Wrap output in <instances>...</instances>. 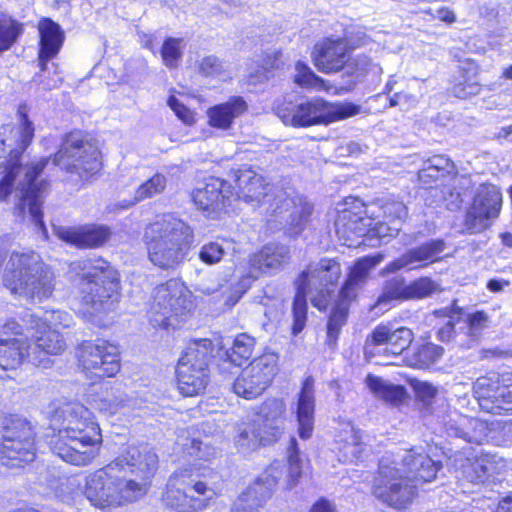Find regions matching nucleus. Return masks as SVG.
<instances>
[{
	"label": "nucleus",
	"mask_w": 512,
	"mask_h": 512,
	"mask_svg": "<svg viewBox=\"0 0 512 512\" xmlns=\"http://www.w3.org/2000/svg\"><path fill=\"white\" fill-rule=\"evenodd\" d=\"M18 115L20 124L15 131L17 146L12 147V144L0 139V201H8L15 192L18 198L16 214L24 217L28 213L31 221L46 233L41 207L48 184L38 178L50 158H43L25 168L20 165L21 154L33 139L34 126L28 119L25 106L19 107Z\"/></svg>",
	"instance_id": "f257e3e1"
},
{
	"label": "nucleus",
	"mask_w": 512,
	"mask_h": 512,
	"mask_svg": "<svg viewBox=\"0 0 512 512\" xmlns=\"http://www.w3.org/2000/svg\"><path fill=\"white\" fill-rule=\"evenodd\" d=\"M51 423L57 431L49 442L51 452L75 466L91 464L102 440L92 412L79 402H66L54 409Z\"/></svg>",
	"instance_id": "f03ea898"
},
{
	"label": "nucleus",
	"mask_w": 512,
	"mask_h": 512,
	"mask_svg": "<svg viewBox=\"0 0 512 512\" xmlns=\"http://www.w3.org/2000/svg\"><path fill=\"white\" fill-rule=\"evenodd\" d=\"M440 468L439 462L417 449L405 451L397 459L384 456L379 462L373 494L390 506L404 508L412 501L418 483L434 480Z\"/></svg>",
	"instance_id": "7ed1b4c3"
},
{
	"label": "nucleus",
	"mask_w": 512,
	"mask_h": 512,
	"mask_svg": "<svg viewBox=\"0 0 512 512\" xmlns=\"http://www.w3.org/2000/svg\"><path fill=\"white\" fill-rule=\"evenodd\" d=\"M2 281L12 295L29 303L49 299L56 285L54 271L34 251L13 252L6 263Z\"/></svg>",
	"instance_id": "20e7f679"
},
{
	"label": "nucleus",
	"mask_w": 512,
	"mask_h": 512,
	"mask_svg": "<svg viewBox=\"0 0 512 512\" xmlns=\"http://www.w3.org/2000/svg\"><path fill=\"white\" fill-rule=\"evenodd\" d=\"M143 238L150 262L163 270H174L185 261L194 234L183 220L164 215L145 228Z\"/></svg>",
	"instance_id": "39448f33"
},
{
	"label": "nucleus",
	"mask_w": 512,
	"mask_h": 512,
	"mask_svg": "<svg viewBox=\"0 0 512 512\" xmlns=\"http://www.w3.org/2000/svg\"><path fill=\"white\" fill-rule=\"evenodd\" d=\"M341 276L340 264L335 259L323 258L313 262L300 274L296 281L297 292L294 297L293 335H298L305 327L307 320V297L312 305L324 310L331 298V294Z\"/></svg>",
	"instance_id": "423d86ee"
},
{
	"label": "nucleus",
	"mask_w": 512,
	"mask_h": 512,
	"mask_svg": "<svg viewBox=\"0 0 512 512\" xmlns=\"http://www.w3.org/2000/svg\"><path fill=\"white\" fill-rule=\"evenodd\" d=\"M128 457L117 465L113 506L131 503L146 495L148 481L157 469L158 457L147 446H129L117 458Z\"/></svg>",
	"instance_id": "0eeeda50"
},
{
	"label": "nucleus",
	"mask_w": 512,
	"mask_h": 512,
	"mask_svg": "<svg viewBox=\"0 0 512 512\" xmlns=\"http://www.w3.org/2000/svg\"><path fill=\"white\" fill-rule=\"evenodd\" d=\"M361 107L353 103H329L320 98L291 100L284 97L277 100L275 114L285 125L309 127L329 124L360 113Z\"/></svg>",
	"instance_id": "6e6552de"
},
{
	"label": "nucleus",
	"mask_w": 512,
	"mask_h": 512,
	"mask_svg": "<svg viewBox=\"0 0 512 512\" xmlns=\"http://www.w3.org/2000/svg\"><path fill=\"white\" fill-rule=\"evenodd\" d=\"M81 270L79 290L81 301L90 312H106L119 297L117 271L102 259H85L76 263Z\"/></svg>",
	"instance_id": "1a4fd4ad"
},
{
	"label": "nucleus",
	"mask_w": 512,
	"mask_h": 512,
	"mask_svg": "<svg viewBox=\"0 0 512 512\" xmlns=\"http://www.w3.org/2000/svg\"><path fill=\"white\" fill-rule=\"evenodd\" d=\"M214 496V490L198 474L185 468L170 476L162 500L176 512H200L209 507Z\"/></svg>",
	"instance_id": "9d476101"
},
{
	"label": "nucleus",
	"mask_w": 512,
	"mask_h": 512,
	"mask_svg": "<svg viewBox=\"0 0 512 512\" xmlns=\"http://www.w3.org/2000/svg\"><path fill=\"white\" fill-rule=\"evenodd\" d=\"M191 298V292L177 279L158 285L148 311L150 322L154 327L176 328L178 318L191 311Z\"/></svg>",
	"instance_id": "9b49d317"
},
{
	"label": "nucleus",
	"mask_w": 512,
	"mask_h": 512,
	"mask_svg": "<svg viewBox=\"0 0 512 512\" xmlns=\"http://www.w3.org/2000/svg\"><path fill=\"white\" fill-rule=\"evenodd\" d=\"M53 165L67 173L77 174L81 180H88L100 171L101 153L98 147L76 131L67 134L53 157Z\"/></svg>",
	"instance_id": "f8f14e48"
},
{
	"label": "nucleus",
	"mask_w": 512,
	"mask_h": 512,
	"mask_svg": "<svg viewBox=\"0 0 512 512\" xmlns=\"http://www.w3.org/2000/svg\"><path fill=\"white\" fill-rule=\"evenodd\" d=\"M283 410L282 401L268 400L262 405L255 418L238 424L234 436L238 450L248 453L260 445L275 441Z\"/></svg>",
	"instance_id": "ddd939ff"
},
{
	"label": "nucleus",
	"mask_w": 512,
	"mask_h": 512,
	"mask_svg": "<svg viewBox=\"0 0 512 512\" xmlns=\"http://www.w3.org/2000/svg\"><path fill=\"white\" fill-rule=\"evenodd\" d=\"M384 259L383 254L370 255L357 260L339 292V299L333 307L327 323V345L334 348L341 328L345 325L350 302L356 291L366 282L370 271Z\"/></svg>",
	"instance_id": "4468645a"
},
{
	"label": "nucleus",
	"mask_w": 512,
	"mask_h": 512,
	"mask_svg": "<svg viewBox=\"0 0 512 512\" xmlns=\"http://www.w3.org/2000/svg\"><path fill=\"white\" fill-rule=\"evenodd\" d=\"M235 182L234 197L243 199L246 202H257L260 205H267V212L277 214L278 209H288L293 201L289 198L288 191L269 183L249 167L239 168L233 175Z\"/></svg>",
	"instance_id": "2eb2a0df"
},
{
	"label": "nucleus",
	"mask_w": 512,
	"mask_h": 512,
	"mask_svg": "<svg viewBox=\"0 0 512 512\" xmlns=\"http://www.w3.org/2000/svg\"><path fill=\"white\" fill-rule=\"evenodd\" d=\"M501 207L500 189L491 183L479 185L464 216V231L468 234H477L486 230L499 216Z\"/></svg>",
	"instance_id": "dca6fc26"
},
{
	"label": "nucleus",
	"mask_w": 512,
	"mask_h": 512,
	"mask_svg": "<svg viewBox=\"0 0 512 512\" xmlns=\"http://www.w3.org/2000/svg\"><path fill=\"white\" fill-rule=\"evenodd\" d=\"M277 372V354L265 353L241 371L234 381V392L245 399H254L270 386Z\"/></svg>",
	"instance_id": "f3484780"
},
{
	"label": "nucleus",
	"mask_w": 512,
	"mask_h": 512,
	"mask_svg": "<svg viewBox=\"0 0 512 512\" xmlns=\"http://www.w3.org/2000/svg\"><path fill=\"white\" fill-rule=\"evenodd\" d=\"M335 226L337 235L348 247L358 245V239L366 234L385 240L397 236L401 229L399 221L374 223L371 218L358 217L346 211L338 218Z\"/></svg>",
	"instance_id": "a211bd4d"
},
{
	"label": "nucleus",
	"mask_w": 512,
	"mask_h": 512,
	"mask_svg": "<svg viewBox=\"0 0 512 512\" xmlns=\"http://www.w3.org/2000/svg\"><path fill=\"white\" fill-rule=\"evenodd\" d=\"M79 365L98 377H112L120 370L119 349L106 340L84 342L78 352Z\"/></svg>",
	"instance_id": "6ab92c4d"
},
{
	"label": "nucleus",
	"mask_w": 512,
	"mask_h": 512,
	"mask_svg": "<svg viewBox=\"0 0 512 512\" xmlns=\"http://www.w3.org/2000/svg\"><path fill=\"white\" fill-rule=\"evenodd\" d=\"M284 465L281 461L273 462L231 506V512H256L257 509L270 499L272 493L282 478Z\"/></svg>",
	"instance_id": "aec40b11"
},
{
	"label": "nucleus",
	"mask_w": 512,
	"mask_h": 512,
	"mask_svg": "<svg viewBox=\"0 0 512 512\" xmlns=\"http://www.w3.org/2000/svg\"><path fill=\"white\" fill-rule=\"evenodd\" d=\"M31 340L27 337L26 357L27 361L35 366L49 368L52 362L50 355L60 354L65 348V341L59 331L51 328L40 327L39 320L32 319Z\"/></svg>",
	"instance_id": "412c9836"
},
{
	"label": "nucleus",
	"mask_w": 512,
	"mask_h": 512,
	"mask_svg": "<svg viewBox=\"0 0 512 512\" xmlns=\"http://www.w3.org/2000/svg\"><path fill=\"white\" fill-rule=\"evenodd\" d=\"M479 407L491 414L512 413V385H503L499 377H480L473 385Z\"/></svg>",
	"instance_id": "4be33fe9"
},
{
	"label": "nucleus",
	"mask_w": 512,
	"mask_h": 512,
	"mask_svg": "<svg viewBox=\"0 0 512 512\" xmlns=\"http://www.w3.org/2000/svg\"><path fill=\"white\" fill-rule=\"evenodd\" d=\"M440 423L448 437L459 438L477 445L488 442L492 432L486 421L469 417L456 410L443 415Z\"/></svg>",
	"instance_id": "5701e85b"
},
{
	"label": "nucleus",
	"mask_w": 512,
	"mask_h": 512,
	"mask_svg": "<svg viewBox=\"0 0 512 512\" xmlns=\"http://www.w3.org/2000/svg\"><path fill=\"white\" fill-rule=\"evenodd\" d=\"M350 49L345 38L325 37L314 45L312 60L318 71L325 74L337 73L345 69Z\"/></svg>",
	"instance_id": "b1692460"
},
{
	"label": "nucleus",
	"mask_w": 512,
	"mask_h": 512,
	"mask_svg": "<svg viewBox=\"0 0 512 512\" xmlns=\"http://www.w3.org/2000/svg\"><path fill=\"white\" fill-rule=\"evenodd\" d=\"M125 459L116 458L105 467L90 473L86 477L83 493L93 506L99 508L113 506L117 465H121Z\"/></svg>",
	"instance_id": "393cba45"
},
{
	"label": "nucleus",
	"mask_w": 512,
	"mask_h": 512,
	"mask_svg": "<svg viewBox=\"0 0 512 512\" xmlns=\"http://www.w3.org/2000/svg\"><path fill=\"white\" fill-rule=\"evenodd\" d=\"M445 249L446 243L442 239H432L407 250L399 258L390 262L381 274L395 273L401 269L415 270L428 267L441 259Z\"/></svg>",
	"instance_id": "a878e982"
},
{
	"label": "nucleus",
	"mask_w": 512,
	"mask_h": 512,
	"mask_svg": "<svg viewBox=\"0 0 512 512\" xmlns=\"http://www.w3.org/2000/svg\"><path fill=\"white\" fill-rule=\"evenodd\" d=\"M23 327L14 320L7 321L0 332V369H17L26 357L27 337H23Z\"/></svg>",
	"instance_id": "bb28decb"
},
{
	"label": "nucleus",
	"mask_w": 512,
	"mask_h": 512,
	"mask_svg": "<svg viewBox=\"0 0 512 512\" xmlns=\"http://www.w3.org/2000/svg\"><path fill=\"white\" fill-rule=\"evenodd\" d=\"M192 198L199 209L211 215L230 205L231 199L234 198V192L226 181L211 177L207 179L203 187H199L193 192Z\"/></svg>",
	"instance_id": "cd10ccee"
},
{
	"label": "nucleus",
	"mask_w": 512,
	"mask_h": 512,
	"mask_svg": "<svg viewBox=\"0 0 512 512\" xmlns=\"http://www.w3.org/2000/svg\"><path fill=\"white\" fill-rule=\"evenodd\" d=\"M290 260V249L285 245L269 244L250 258L251 275L244 279L248 283L259 274H273L282 270Z\"/></svg>",
	"instance_id": "c85d7f7f"
},
{
	"label": "nucleus",
	"mask_w": 512,
	"mask_h": 512,
	"mask_svg": "<svg viewBox=\"0 0 512 512\" xmlns=\"http://www.w3.org/2000/svg\"><path fill=\"white\" fill-rule=\"evenodd\" d=\"M413 340V332L407 327L392 330L386 325H378L367 338L365 351L369 353L370 346L386 345L385 353L397 356L404 352Z\"/></svg>",
	"instance_id": "c756f323"
},
{
	"label": "nucleus",
	"mask_w": 512,
	"mask_h": 512,
	"mask_svg": "<svg viewBox=\"0 0 512 512\" xmlns=\"http://www.w3.org/2000/svg\"><path fill=\"white\" fill-rule=\"evenodd\" d=\"M59 239L79 248H92L102 245L109 238L110 232L104 226L56 227Z\"/></svg>",
	"instance_id": "7c9ffc66"
},
{
	"label": "nucleus",
	"mask_w": 512,
	"mask_h": 512,
	"mask_svg": "<svg viewBox=\"0 0 512 512\" xmlns=\"http://www.w3.org/2000/svg\"><path fill=\"white\" fill-rule=\"evenodd\" d=\"M39 31V55L41 70H45L47 61L53 59L59 53L65 35L60 25L50 18H42L38 23Z\"/></svg>",
	"instance_id": "2f4dec72"
},
{
	"label": "nucleus",
	"mask_w": 512,
	"mask_h": 512,
	"mask_svg": "<svg viewBox=\"0 0 512 512\" xmlns=\"http://www.w3.org/2000/svg\"><path fill=\"white\" fill-rule=\"evenodd\" d=\"M314 394V379L307 377L302 384L296 404L298 432L302 439H308L312 435L315 410Z\"/></svg>",
	"instance_id": "473e14b6"
},
{
	"label": "nucleus",
	"mask_w": 512,
	"mask_h": 512,
	"mask_svg": "<svg viewBox=\"0 0 512 512\" xmlns=\"http://www.w3.org/2000/svg\"><path fill=\"white\" fill-rule=\"evenodd\" d=\"M456 168L454 163L444 155H434L424 161L423 167L418 171V180L424 187L445 178L453 179L459 184L468 182L465 177L455 178Z\"/></svg>",
	"instance_id": "72a5a7b5"
},
{
	"label": "nucleus",
	"mask_w": 512,
	"mask_h": 512,
	"mask_svg": "<svg viewBox=\"0 0 512 512\" xmlns=\"http://www.w3.org/2000/svg\"><path fill=\"white\" fill-rule=\"evenodd\" d=\"M176 372L178 389L186 397L195 396L204 391L209 381L208 370L193 364L179 361Z\"/></svg>",
	"instance_id": "f704fd0d"
},
{
	"label": "nucleus",
	"mask_w": 512,
	"mask_h": 512,
	"mask_svg": "<svg viewBox=\"0 0 512 512\" xmlns=\"http://www.w3.org/2000/svg\"><path fill=\"white\" fill-rule=\"evenodd\" d=\"M23 441L13 438L1 437L0 440V463L3 466L14 468L21 467L35 459L34 441H29V445H23Z\"/></svg>",
	"instance_id": "c9c22d12"
},
{
	"label": "nucleus",
	"mask_w": 512,
	"mask_h": 512,
	"mask_svg": "<svg viewBox=\"0 0 512 512\" xmlns=\"http://www.w3.org/2000/svg\"><path fill=\"white\" fill-rule=\"evenodd\" d=\"M461 473L472 484H490L499 480L500 470L496 457L486 455L474 461L468 459Z\"/></svg>",
	"instance_id": "e433bc0d"
},
{
	"label": "nucleus",
	"mask_w": 512,
	"mask_h": 512,
	"mask_svg": "<svg viewBox=\"0 0 512 512\" xmlns=\"http://www.w3.org/2000/svg\"><path fill=\"white\" fill-rule=\"evenodd\" d=\"M246 110L247 103L242 97H232L227 102L208 109L209 124L214 128L227 130L232 126L234 120Z\"/></svg>",
	"instance_id": "4c0bfd02"
},
{
	"label": "nucleus",
	"mask_w": 512,
	"mask_h": 512,
	"mask_svg": "<svg viewBox=\"0 0 512 512\" xmlns=\"http://www.w3.org/2000/svg\"><path fill=\"white\" fill-rule=\"evenodd\" d=\"M344 70L345 74L352 77L355 82H362L368 75L378 76L382 73L379 62L364 53L349 55V61Z\"/></svg>",
	"instance_id": "58836bf2"
},
{
	"label": "nucleus",
	"mask_w": 512,
	"mask_h": 512,
	"mask_svg": "<svg viewBox=\"0 0 512 512\" xmlns=\"http://www.w3.org/2000/svg\"><path fill=\"white\" fill-rule=\"evenodd\" d=\"M366 384L377 398L392 405L401 403L406 395V390L403 386L394 385L374 375L366 377Z\"/></svg>",
	"instance_id": "ea45409f"
},
{
	"label": "nucleus",
	"mask_w": 512,
	"mask_h": 512,
	"mask_svg": "<svg viewBox=\"0 0 512 512\" xmlns=\"http://www.w3.org/2000/svg\"><path fill=\"white\" fill-rule=\"evenodd\" d=\"M196 72L206 78L227 80L231 78L229 64L217 55L210 54L199 57L195 62Z\"/></svg>",
	"instance_id": "a19ab883"
},
{
	"label": "nucleus",
	"mask_w": 512,
	"mask_h": 512,
	"mask_svg": "<svg viewBox=\"0 0 512 512\" xmlns=\"http://www.w3.org/2000/svg\"><path fill=\"white\" fill-rule=\"evenodd\" d=\"M213 351L214 346L210 339L193 340L188 344L179 361L208 370V362Z\"/></svg>",
	"instance_id": "79ce46f5"
},
{
	"label": "nucleus",
	"mask_w": 512,
	"mask_h": 512,
	"mask_svg": "<svg viewBox=\"0 0 512 512\" xmlns=\"http://www.w3.org/2000/svg\"><path fill=\"white\" fill-rule=\"evenodd\" d=\"M443 348L433 343H424L413 349L406 357L407 364L414 368L425 369L435 364L443 355Z\"/></svg>",
	"instance_id": "37998d69"
},
{
	"label": "nucleus",
	"mask_w": 512,
	"mask_h": 512,
	"mask_svg": "<svg viewBox=\"0 0 512 512\" xmlns=\"http://www.w3.org/2000/svg\"><path fill=\"white\" fill-rule=\"evenodd\" d=\"M256 340L254 337L241 333L233 340L232 346L226 350V360L236 366L242 365L253 354Z\"/></svg>",
	"instance_id": "c03bdc74"
},
{
	"label": "nucleus",
	"mask_w": 512,
	"mask_h": 512,
	"mask_svg": "<svg viewBox=\"0 0 512 512\" xmlns=\"http://www.w3.org/2000/svg\"><path fill=\"white\" fill-rule=\"evenodd\" d=\"M339 449L340 457L344 462H356L362 458L365 450L363 434L360 430L351 427Z\"/></svg>",
	"instance_id": "a18cd8bd"
},
{
	"label": "nucleus",
	"mask_w": 512,
	"mask_h": 512,
	"mask_svg": "<svg viewBox=\"0 0 512 512\" xmlns=\"http://www.w3.org/2000/svg\"><path fill=\"white\" fill-rule=\"evenodd\" d=\"M408 284L400 277L386 281L382 294L378 297L375 307L387 306L394 300H409Z\"/></svg>",
	"instance_id": "49530a36"
},
{
	"label": "nucleus",
	"mask_w": 512,
	"mask_h": 512,
	"mask_svg": "<svg viewBox=\"0 0 512 512\" xmlns=\"http://www.w3.org/2000/svg\"><path fill=\"white\" fill-rule=\"evenodd\" d=\"M23 32L20 22L6 13H0V53L8 50Z\"/></svg>",
	"instance_id": "de8ad7c7"
},
{
	"label": "nucleus",
	"mask_w": 512,
	"mask_h": 512,
	"mask_svg": "<svg viewBox=\"0 0 512 512\" xmlns=\"http://www.w3.org/2000/svg\"><path fill=\"white\" fill-rule=\"evenodd\" d=\"M184 48L182 38H166L160 51L163 64L169 69L177 68L182 59Z\"/></svg>",
	"instance_id": "09e8293b"
},
{
	"label": "nucleus",
	"mask_w": 512,
	"mask_h": 512,
	"mask_svg": "<svg viewBox=\"0 0 512 512\" xmlns=\"http://www.w3.org/2000/svg\"><path fill=\"white\" fill-rule=\"evenodd\" d=\"M294 82L307 89L326 90L324 79L317 76L313 70L304 62L298 61L295 64Z\"/></svg>",
	"instance_id": "8fccbe9b"
},
{
	"label": "nucleus",
	"mask_w": 512,
	"mask_h": 512,
	"mask_svg": "<svg viewBox=\"0 0 512 512\" xmlns=\"http://www.w3.org/2000/svg\"><path fill=\"white\" fill-rule=\"evenodd\" d=\"M284 465L283 475L288 472V488H293L297 483L302 473V459L299 457V449L295 438L290 439V445L288 447V468Z\"/></svg>",
	"instance_id": "3c124183"
},
{
	"label": "nucleus",
	"mask_w": 512,
	"mask_h": 512,
	"mask_svg": "<svg viewBox=\"0 0 512 512\" xmlns=\"http://www.w3.org/2000/svg\"><path fill=\"white\" fill-rule=\"evenodd\" d=\"M4 438H13L23 441V445H29V441H34V433L30 425L22 419H10L3 427L2 436Z\"/></svg>",
	"instance_id": "603ef678"
},
{
	"label": "nucleus",
	"mask_w": 512,
	"mask_h": 512,
	"mask_svg": "<svg viewBox=\"0 0 512 512\" xmlns=\"http://www.w3.org/2000/svg\"><path fill=\"white\" fill-rule=\"evenodd\" d=\"M128 402V396L119 388H112L106 391L97 401V407L101 411L109 413H116L119 409L124 407Z\"/></svg>",
	"instance_id": "864d4df0"
},
{
	"label": "nucleus",
	"mask_w": 512,
	"mask_h": 512,
	"mask_svg": "<svg viewBox=\"0 0 512 512\" xmlns=\"http://www.w3.org/2000/svg\"><path fill=\"white\" fill-rule=\"evenodd\" d=\"M165 187L166 177L162 174H155L137 188L134 200L135 202H140L144 199L151 198L162 193Z\"/></svg>",
	"instance_id": "5fc2aeb1"
},
{
	"label": "nucleus",
	"mask_w": 512,
	"mask_h": 512,
	"mask_svg": "<svg viewBox=\"0 0 512 512\" xmlns=\"http://www.w3.org/2000/svg\"><path fill=\"white\" fill-rule=\"evenodd\" d=\"M292 193H293L292 191H288L289 198L292 199V201H293L292 206L289 207L288 209H285V208L278 209L277 213H282L283 211H289L292 208L295 209V211L291 214V216H292L291 225H293L295 227H301L302 225H304L305 223L308 222L309 217L311 216V214L313 212V206L310 203L304 201L302 198H299V204H296L295 199L292 197Z\"/></svg>",
	"instance_id": "6e6d98bb"
},
{
	"label": "nucleus",
	"mask_w": 512,
	"mask_h": 512,
	"mask_svg": "<svg viewBox=\"0 0 512 512\" xmlns=\"http://www.w3.org/2000/svg\"><path fill=\"white\" fill-rule=\"evenodd\" d=\"M466 334L471 342H475L482 331L489 326V316L483 311H476L466 315Z\"/></svg>",
	"instance_id": "4d7b16f0"
},
{
	"label": "nucleus",
	"mask_w": 512,
	"mask_h": 512,
	"mask_svg": "<svg viewBox=\"0 0 512 512\" xmlns=\"http://www.w3.org/2000/svg\"><path fill=\"white\" fill-rule=\"evenodd\" d=\"M438 284L429 277H421L408 284L409 300L431 296L438 290Z\"/></svg>",
	"instance_id": "13d9d810"
},
{
	"label": "nucleus",
	"mask_w": 512,
	"mask_h": 512,
	"mask_svg": "<svg viewBox=\"0 0 512 512\" xmlns=\"http://www.w3.org/2000/svg\"><path fill=\"white\" fill-rule=\"evenodd\" d=\"M40 327L51 328V330H57L60 328L70 327L72 323V317L68 312L65 311H46L44 313L43 320L38 319Z\"/></svg>",
	"instance_id": "bf43d9fd"
},
{
	"label": "nucleus",
	"mask_w": 512,
	"mask_h": 512,
	"mask_svg": "<svg viewBox=\"0 0 512 512\" xmlns=\"http://www.w3.org/2000/svg\"><path fill=\"white\" fill-rule=\"evenodd\" d=\"M225 255V248L219 242H210L203 245L199 251V258L208 265L221 261Z\"/></svg>",
	"instance_id": "052dcab7"
},
{
	"label": "nucleus",
	"mask_w": 512,
	"mask_h": 512,
	"mask_svg": "<svg viewBox=\"0 0 512 512\" xmlns=\"http://www.w3.org/2000/svg\"><path fill=\"white\" fill-rule=\"evenodd\" d=\"M282 52L280 50H268L263 52L257 57L256 63L260 64V68L266 70L272 75L274 70H277L281 66Z\"/></svg>",
	"instance_id": "680f3d73"
},
{
	"label": "nucleus",
	"mask_w": 512,
	"mask_h": 512,
	"mask_svg": "<svg viewBox=\"0 0 512 512\" xmlns=\"http://www.w3.org/2000/svg\"><path fill=\"white\" fill-rule=\"evenodd\" d=\"M383 213L389 222L399 221L401 225V221L406 218L408 212L403 202L391 200L383 205Z\"/></svg>",
	"instance_id": "e2e57ef3"
},
{
	"label": "nucleus",
	"mask_w": 512,
	"mask_h": 512,
	"mask_svg": "<svg viewBox=\"0 0 512 512\" xmlns=\"http://www.w3.org/2000/svg\"><path fill=\"white\" fill-rule=\"evenodd\" d=\"M413 388L417 398L425 404H429L438 393L437 387L428 382L417 381Z\"/></svg>",
	"instance_id": "0e129e2a"
},
{
	"label": "nucleus",
	"mask_w": 512,
	"mask_h": 512,
	"mask_svg": "<svg viewBox=\"0 0 512 512\" xmlns=\"http://www.w3.org/2000/svg\"><path fill=\"white\" fill-rule=\"evenodd\" d=\"M168 106L174 111L177 117L185 124H192L194 122L193 113L183 105L175 96H170L167 101Z\"/></svg>",
	"instance_id": "69168bd1"
},
{
	"label": "nucleus",
	"mask_w": 512,
	"mask_h": 512,
	"mask_svg": "<svg viewBox=\"0 0 512 512\" xmlns=\"http://www.w3.org/2000/svg\"><path fill=\"white\" fill-rule=\"evenodd\" d=\"M481 88L476 82L459 83L453 87V94L458 98H467L479 94Z\"/></svg>",
	"instance_id": "338daca9"
},
{
	"label": "nucleus",
	"mask_w": 512,
	"mask_h": 512,
	"mask_svg": "<svg viewBox=\"0 0 512 512\" xmlns=\"http://www.w3.org/2000/svg\"><path fill=\"white\" fill-rule=\"evenodd\" d=\"M423 13L431 15L433 19H438L448 24L454 23L456 21L455 13L446 7H440L437 9H425L423 10Z\"/></svg>",
	"instance_id": "774afa93"
}]
</instances>
